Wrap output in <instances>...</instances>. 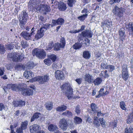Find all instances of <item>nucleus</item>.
Instances as JSON below:
<instances>
[{"label": "nucleus", "mask_w": 133, "mask_h": 133, "mask_svg": "<svg viewBox=\"0 0 133 133\" xmlns=\"http://www.w3.org/2000/svg\"><path fill=\"white\" fill-rule=\"evenodd\" d=\"M90 107L92 111L95 113H97L98 108L96 104L94 103H91Z\"/></svg>", "instance_id": "obj_23"}, {"label": "nucleus", "mask_w": 133, "mask_h": 133, "mask_svg": "<svg viewBox=\"0 0 133 133\" xmlns=\"http://www.w3.org/2000/svg\"><path fill=\"white\" fill-rule=\"evenodd\" d=\"M61 48H63L62 47L61 44H59V43H57L54 44V50L55 51H58Z\"/></svg>", "instance_id": "obj_28"}, {"label": "nucleus", "mask_w": 133, "mask_h": 133, "mask_svg": "<svg viewBox=\"0 0 133 133\" xmlns=\"http://www.w3.org/2000/svg\"><path fill=\"white\" fill-rule=\"evenodd\" d=\"M62 115L64 116H66L69 117H71L72 116V114L71 112L70 111L68 110H67L63 112L62 114Z\"/></svg>", "instance_id": "obj_32"}, {"label": "nucleus", "mask_w": 133, "mask_h": 133, "mask_svg": "<svg viewBox=\"0 0 133 133\" xmlns=\"http://www.w3.org/2000/svg\"><path fill=\"white\" fill-rule=\"evenodd\" d=\"M87 16L88 14H83V15L78 17V19L79 20L82 21L85 19L87 17Z\"/></svg>", "instance_id": "obj_43"}, {"label": "nucleus", "mask_w": 133, "mask_h": 133, "mask_svg": "<svg viewBox=\"0 0 133 133\" xmlns=\"http://www.w3.org/2000/svg\"><path fill=\"white\" fill-rule=\"evenodd\" d=\"M41 114L40 113L36 112L34 114L31 118V122H32L34 121L39 117H41Z\"/></svg>", "instance_id": "obj_25"}, {"label": "nucleus", "mask_w": 133, "mask_h": 133, "mask_svg": "<svg viewBox=\"0 0 133 133\" xmlns=\"http://www.w3.org/2000/svg\"><path fill=\"white\" fill-rule=\"evenodd\" d=\"M82 45V43L77 42L73 45L72 47L76 50L79 49L81 47Z\"/></svg>", "instance_id": "obj_26"}, {"label": "nucleus", "mask_w": 133, "mask_h": 133, "mask_svg": "<svg viewBox=\"0 0 133 133\" xmlns=\"http://www.w3.org/2000/svg\"><path fill=\"white\" fill-rule=\"evenodd\" d=\"M21 44L22 46L24 48H26L28 46V45L26 42H24V41H22L21 42Z\"/></svg>", "instance_id": "obj_52"}, {"label": "nucleus", "mask_w": 133, "mask_h": 133, "mask_svg": "<svg viewBox=\"0 0 133 133\" xmlns=\"http://www.w3.org/2000/svg\"><path fill=\"white\" fill-rule=\"evenodd\" d=\"M83 56L86 59H89L91 56V55L89 51H85L83 52Z\"/></svg>", "instance_id": "obj_24"}, {"label": "nucleus", "mask_w": 133, "mask_h": 133, "mask_svg": "<svg viewBox=\"0 0 133 133\" xmlns=\"http://www.w3.org/2000/svg\"><path fill=\"white\" fill-rule=\"evenodd\" d=\"M17 84V85L16 84H8L7 85V88L8 89H11L12 90L15 91H18L20 84Z\"/></svg>", "instance_id": "obj_12"}, {"label": "nucleus", "mask_w": 133, "mask_h": 133, "mask_svg": "<svg viewBox=\"0 0 133 133\" xmlns=\"http://www.w3.org/2000/svg\"><path fill=\"white\" fill-rule=\"evenodd\" d=\"M29 128L31 133L37 132L41 129L40 126L36 124H34L30 126Z\"/></svg>", "instance_id": "obj_10"}, {"label": "nucleus", "mask_w": 133, "mask_h": 133, "mask_svg": "<svg viewBox=\"0 0 133 133\" xmlns=\"http://www.w3.org/2000/svg\"><path fill=\"white\" fill-rule=\"evenodd\" d=\"M105 120H103L102 122L101 123H100V124H101L103 128H104L105 127L106 124H105Z\"/></svg>", "instance_id": "obj_62"}, {"label": "nucleus", "mask_w": 133, "mask_h": 133, "mask_svg": "<svg viewBox=\"0 0 133 133\" xmlns=\"http://www.w3.org/2000/svg\"><path fill=\"white\" fill-rule=\"evenodd\" d=\"M75 112L77 114L80 113L81 110L80 109V106L78 105L76 107L75 110Z\"/></svg>", "instance_id": "obj_50"}, {"label": "nucleus", "mask_w": 133, "mask_h": 133, "mask_svg": "<svg viewBox=\"0 0 133 133\" xmlns=\"http://www.w3.org/2000/svg\"><path fill=\"white\" fill-rule=\"evenodd\" d=\"M19 21L20 22L19 25L20 28L22 29H25L24 25L26 23V22L25 21L21 20V19H19Z\"/></svg>", "instance_id": "obj_33"}, {"label": "nucleus", "mask_w": 133, "mask_h": 133, "mask_svg": "<svg viewBox=\"0 0 133 133\" xmlns=\"http://www.w3.org/2000/svg\"><path fill=\"white\" fill-rule=\"evenodd\" d=\"M54 46V44L53 41H50L46 44V50H48L49 51H52V49Z\"/></svg>", "instance_id": "obj_22"}, {"label": "nucleus", "mask_w": 133, "mask_h": 133, "mask_svg": "<svg viewBox=\"0 0 133 133\" xmlns=\"http://www.w3.org/2000/svg\"><path fill=\"white\" fill-rule=\"evenodd\" d=\"M44 63L48 66L50 65L52 63L51 61L50 58L45 59L44 61Z\"/></svg>", "instance_id": "obj_42"}, {"label": "nucleus", "mask_w": 133, "mask_h": 133, "mask_svg": "<svg viewBox=\"0 0 133 133\" xmlns=\"http://www.w3.org/2000/svg\"><path fill=\"white\" fill-rule=\"evenodd\" d=\"M49 58L50 59H51L53 62H54L56 61L57 57L55 55L52 54L49 56Z\"/></svg>", "instance_id": "obj_46"}, {"label": "nucleus", "mask_w": 133, "mask_h": 133, "mask_svg": "<svg viewBox=\"0 0 133 133\" xmlns=\"http://www.w3.org/2000/svg\"><path fill=\"white\" fill-rule=\"evenodd\" d=\"M24 130L20 126L16 129V131L17 133H23V130Z\"/></svg>", "instance_id": "obj_47"}, {"label": "nucleus", "mask_w": 133, "mask_h": 133, "mask_svg": "<svg viewBox=\"0 0 133 133\" xmlns=\"http://www.w3.org/2000/svg\"><path fill=\"white\" fill-rule=\"evenodd\" d=\"M93 124L96 127H98L100 125V123L99 121L96 119H94Z\"/></svg>", "instance_id": "obj_36"}, {"label": "nucleus", "mask_w": 133, "mask_h": 133, "mask_svg": "<svg viewBox=\"0 0 133 133\" xmlns=\"http://www.w3.org/2000/svg\"><path fill=\"white\" fill-rule=\"evenodd\" d=\"M32 54L33 56H36L39 58L44 59L46 55V53L43 49L35 48L32 51Z\"/></svg>", "instance_id": "obj_2"}, {"label": "nucleus", "mask_w": 133, "mask_h": 133, "mask_svg": "<svg viewBox=\"0 0 133 133\" xmlns=\"http://www.w3.org/2000/svg\"><path fill=\"white\" fill-rule=\"evenodd\" d=\"M19 101H14L12 102L14 107H17L19 106Z\"/></svg>", "instance_id": "obj_54"}, {"label": "nucleus", "mask_w": 133, "mask_h": 133, "mask_svg": "<svg viewBox=\"0 0 133 133\" xmlns=\"http://www.w3.org/2000/svg\"><path fill=\"white\" fill-rule=\"evenodd\" d=\"M24 75L26 78L29 79L34 76V74L31 71L26 70L24 72Z\"/></svg>", "instance_id": "obj_19"}, {"label": "nucleus", "mask_w": 133, "mask_h": 133, "mask_svg": "<svg viewBox=\"0 0 133 133\" xmlns=\"http://www.w3.org/2000/svg\"><path fill=\"white\" fill-rule=\"evenodd\" d=\"M107 69L109 70V71L110 72H112L115 69V67L112 65H108L107 66Z\"/></svg>", "instance_id": "obj_45"}, {"label": "nucleus", "mask_w": 133, "mask_h": 133, "mask_svg": "<svg viewBox=\"0 0 133 133\" xmlns=\"http://www.w3.org/2000/svg\"><path fill=\"white\" fill-rule=\"evenodd\" d=\"M49 80V76L47 75H44V76H37L35 77L33 79V80L34 82L37 81L41 83L48 82Z\"/></svg>", "instance_id": "obj_6"}, {"label": "nucleus", "mask_w": 133, "mask_h": 133, "mask_svg": "<svg viewBox=\"0 0 133 133\" xmlns=\"http://www.w3.org/2000/svg\"><path fill=\"white\" fill-rule=\"evenodd\" d=\"M28 125V122L27 121H26L21 123L20 127L24 130H25L26 129Z\"/></svg>", "instance_id": "obj_34"}, {"label": "nucleus", "mask_w": 133, "mask_h": 133, "mask_svg": "<svg viewBox=\"0 0 133 133\" xmlns=\"http://www.w3.org/2000/svg\"><path fill=\"white\" fill-rule=\"evenodd\" d=\"M44 9H45L44 11L48 12L49 11L50 8L49 7L47 6H44Z\"/></svg>", "instance_id": "obj_64"}, {"label": "nucleus", "mask_w": 133, "mask_h": 133, "mask_svg": "<svg viewBox=\"0 0 133 133\" xmlns=\"http://www.w3.org/2000/svg\"><path fill=\"white\" fill-rule=\"evenodd\" d=\"M40 4L39 0H30L28 3V6L30 10H32L34 8L37 9L41 5Z\"/></svg>", "instance_id": "obj_5"}, {"label": "nucleus", "mask_w": 133, "mask_h": 133, "mask_svg": "<svg viewBox=\"0 0 133 133\" xmlns=\"http://www.w3.org/2000/svg\"><path fill=\"white\" fill-rule=\"evenodd\" d=\"M82 80L83 78H79L76 79L75 81L77 83H81L82 82Z\"/></svg>", "instance_id": "obj_61"}, {"label": "nucleus", "mask_w": 133, "mask_h": 133, "mask_svg": "<svg viewBox=\"0 0 133 133\" xmlns=\"http://www.w3.org/2000/svg\"><path fill=\"white\" fill-rule=\"evenodd\" d=\"M59 126L63 131L66 130L68 128V123L65 119L63 118L59 121Z\"/></svg>", "instance_id": "obj_8"}, {"label": "nucleus", "mask_w": 133, "mask_h": 133, "mask_svg": "<svg viewBox=\"0 0 133 133\" xmlns=\"http://www.w3.org/2000/svg\"><path fill=\"white\" fill-rule=\"evenodd\" d=\"M23 68V66L22 65H21L19 64H17L15 66V68L16 69H20Z\"/></svg>", "instance_id": "obj_59"}, {"label": "nucleus", "mask_w": 133, "mask_h": 133, "mask_svg": "<svg viewBox=\"0 0 133 133\" xmlns=\"http://www.w3.org/2000/svg\"><path fill=\"white\" fill-rule=\"evenodd\" d=\"M45 108L47 110H50L53 108L52 103L50 102H48L45 104Z\"/></svg>", "instance_id": "obj_30"}, {"label": "nucleus", "mask_w": 133, "mask_h": 133, "mask_svg": "<svg viewBox=\"0 0 133 133\" xmlns=\"http://www.w3.org/2000/svg\"><path fill=\"white\" fill-rule=\"evenodd\" d=\"M52 23L54 25L56 24L62 25L64 23V20L62 18H59L57 20H52Z\"/></svg>", "instance_id": "obj_18"}, {"label": "nucleus", "mask_w": 133, "mask_h": 133, "mask_svg": "<svg viewBox=\"0 0 133 133\" xmlns=\"http://www.w3.org/2000/svg\"><path fill=\"white\" fill-rule=\"evenodd\" d=\"M34 86H30L31 88H26L21 85H20L19 91H22V94L25 96H30L32 95L33 93V90L35 89Z\"/></svg>", "instance_id": "obj_3"}, {"label": "nucleus", "mask_w": 133, "mask_h": 133, "mask_svg": "<svg viewBox=\"0 0 133 133\" xmlns=\"http://www.w3.org/2000/svg\"><path fill=\"white\" fill-rule=\"evenodd\" d=\"M48 129L50 131L52 132H55L58 129L57 126L54 124H50L49 125Z\"/></svg>", "instance_id": "obj_21"}, {"label": "nucleus", "mask_w": 133, "mask_h": 133, "mask_svg": "<svg viewBox=\"0 0 133 133\" xmlns=\"http://www.w3.org/2000/svg\"><path fill=\"white\" fill-rule=\"evenodd\" d=\"M82 122V119L79 117L76 116L74 118V122L76 124H79Z\"/></svg>", "instance_id": "obj_29"}, {"label": "nucleus", "mask_w": 133, "mask_h": 133, "mask_svg": "<svg viewBox=\"0 0 133 133\" xmlns=\"http://www.w3.org/2000/svg\"><path fill=\"white\" fill-rule=\"evenodd\" d=\"M121 0H110L109 2V3L112 5L114 3H119L121 1Z\"/></svg>", "instance_id": "obj_51"}, {"label": "nucleus", "mask_w": 133, "mask_h": 133, "mask_svg": "<svg viewBox=\"0 0 133 133\" xmlns=\"http://www.w3.org/2000/svg\"><path fill=\"white\" fill-rule=\"evenodd\" d=\"M86 121L87 122H88L89 123H91L92 122V120L90 117L88 116L86 119Z\"/></svg>", "instance_id": "obj_57"}, {"label": "nucleus", "mask_w": 133, "mask_h": 133, "mask_svg": "<svg viewBox=\"0 0 133 133\" xmlns=\"http://www.w3.org/2000/svg\"><path fill=\"white\" fill-rule=\"evenodd\" d=\"M104 89L103 88H102L100 89L99 91V94L97 95L96 96V98H99L102 96L104 95V92L103 91Z\"/></svg>", "instance_id": "obj_37"}, {"label": "nucleus", "mask_w": 133, "mask_h": 133, "mask_svg": "<svg viewBox=\"0 0 133 133\" xmlns=\"http://www.w3.org/2000/svg\"><path fill=\"white\" fill-rule=\"evenodd\" d=\"M128 117L127 121V123L130 124L131 123L132 121V119L133 118H131L130 116H128Z\"/></svg>", "instance_id": "obj_55"}, {"label": "nucleus", "mask_w": 133, "mask_h": 133, "mask_svg": "<svg viewBox=\"0 0 133 133\" xmlns=\"http://www.w3.org/2000/svg\"><path fill=\"white\" fill-rule=\"evenodd\" d=\"M112 22L111 21L106 20L101 23V26H106L110 28L112 26Z\"/></svg>", "instance_id": "obj_16"}, {"label": "nucleus", "mask_w": 133, "mask_h": 133, "mask_svg": "<svg viewBox=\"0 0 133 133\" xmlns=\"http://www.w3.org/2000/svg\"><path fill=\"white\" fill-rule=\"evenodd\" d=\"M124 133H133V128L130 127L129 128H126Z\"/></svg>", "instance_id": "obj_40"}, {"label": "nucleus", "mask_w": 133, "mask_h": 133, "mask_svg": "<svg viewBox=\"0 0 133 133\" xmlns=\"http://www.w3.org/2000/svg\"><path fill=\"white\" fill-rule=\"evenodd\" d=\"M55 75L56 78L59 80H63L65 78L63 72L62 71H60L59 70H57L56 71Z\"/></svg>", "instance_id": "obj_11"}, {"label": "nucleus", "mask_w": 133, "mask_h": 133, "mask_svg": "<svg viewBox=\"0 0 133 133\" xmlns=\"http://www.w3.org/2000/svg\"><path fill=\"white\" fill-rule=\"evenodd\" d=\"M107 63H102L101 64L102 69L103 68L104 69H107Z\"/></svg>", "instance_id": "obj_53"}, {"label": "nucleus", "mask_w": 133, "mask_h": 133, "mask_svg": "<svg viewBox=\"0 0 133 133\" xmlns=\"http://www.w3.org/2000/svg\"><path fill=\"white\" fill-rule=\"evenodd\" d=\"M112 12L116 17L119 18L122 17L124 12V8L119 7L117 5H115L112 10Z\"/></svg>", "instance_id": "obj_4"}, {"label": "nucleus", "mask_w": 133, "mask_h": 133, "mask_svg": "<svg viewBox=\"0 0 133 133\" xmlns=\"http://www.w3.org/2000/svg\"><path fill=\"white\" fill-rule=\"evenodd\" d=\"M42 29V28H40L39 30H38L37 34L35 36L36 40H38L44 36L45 31Z\"/></svg>", "instance_id": "obj_13"}, {"label": "nucleus", "mask_w": 133, "mask_h": 133, "mask_svg": "<svg viewBox=\"0 0 133 133\" xmlns=\"http://www.w3.org/2000/svg\"><path fill=\"white\" fill-rule=\"evenodd\" d=\"M6 109L5 106L2 103H0V111H2L3 109L5 110Z\"/></svg>", "instance_id": "obj_56"}, {"label": "nucleus", "mask_w": 133, "mask_h": 133, "mask_svg": "<svg viewBox=\"0 0 133 133\" xmlns=\"http://www.w3.org/2000/svg\"><path fill=\"white\" fill-rule=\"evenodd\" d=\"M125 32L124 29H121L119 30V34L121 38H123L124 37Z\"/></svg>", "instance_id": "obj_41"}, {"label": "nucleus", "mask_w": 133, "mask_h": 133, "mask_svg": "<svg viewBox=\"0 0 133 133\" xmlns=\"http://www.w3.org/2000/svg\"><path fill=\"white\" fill-rule=\"evenodd\" d=\"M84 79L85 81L89 83H91L93 81V78L92 75L89 74H85L84 76Z\"/></svg>", "instance_id": "obj_15"}, {"label": "nucleus", "mask_w": 133, "mask_h": 133, "mask_svg": "<svg viewBox=\"0 0 133 133\" xmlns=\"http://www.w3.org/2000/svg\"><path fill=\"white\" fill-rule=\"evenodd\" d=\"M28 17V14L26 11L23 10L21 13V15L19 17V19H21V20L27 21V19Z\"/></svg>", "instance_id": "obj_14"}, {"label": "nucleus", "mask_w": 133, "mask_h": 133, "mask_svg": "<svg viewBox=\"0 0 133 133\" xmlns=\"http://www.w3.org/2000/svg\"><path fill=\"white\" fill-rule=\"evenodd\" d=\"M54 3L58 5V9L61 11H64L66 8V4L63 2H60V3L58 2H54Z\"/></svg>", "instance_id": "obj_20"}, {"label": "nucleus", "mask_w": 133, "mask_h": 133, "mask_svg": "<svg viewBox=\"0 0 133 133\" xmlns=\"http://www.w3.org/2000/svg\"><path fill=\"white\" fill-rule=\"evenodd\" d=\"M35 29H36L35 28H33L31 30V32L30 33L31 36V35L35 34V32H34V31H35Z\"/></svg>", "instance_id": "obj_60"}, {"label": "nucleus", "mask_w": 133, "mask_h": 133, "mask_svg": "<svg viewBox=\"0 0 133 133\" xmlns=\"http://www.w3.org/2000/svg\"><path fill=\"white\" fill-rule=\"evenodd\" d=\"M59 44H61L62 47L64 48L65 45V38L63 37H62L60 39Z\"/></svg>", "instance_id": "obj_35"}, {"label": "nucleus", "mask_w": 133, "mask_h": 133, "mask_svg": "<svg viewBox=\"0 0 133 133\" xmlns=\"http://www.w3.org/2000/svg\"><path fill=\"white\" fill-rule=\"evenodd\" d=\"M30 35V33L25 31L22 32L20 34L21 36L23 37L24 39L27 40L30 39L31 36Z\"/></svg>", "instance_id": "obj_17"}, {"label": "nucleus", "mask_w": 133, "mask_h": 133, "mask_svg": "<svg viewBox=\"0 0 133 133\" xmlns=\"http://www.w3.org/2000/svg\"><path fill=\"white\" fill-rule=\"evenodd\" d=\"M19 101V106L22 107L25 105V102L24 101L20 100Z\"/></svg>", "instance_id": "obj_58"}, {"label": "nucleus", "mask_w": 133, "mask_h": 133, "mask_svg": "<svg viewBox=\"0 0 133 133\" xmlns=\"http://www.w3.org/2000/svg\"><path fill=\"white\" fill-rule=\"evenodd\" d=\"M81 34L84 37L89 38L92 37L93 33L91 30L88 29L82 32Z\"/></svg>", "instance_id": "obj_9"}, {"label": "nucleus", "mask_w": 133, "mask_h": 133, "mask_svg": "<svg viewBox=\"0 0 133 133\" xmlns=\"http://www.w3.org/2000/svg\"><path fill=\"white\" fill-rule=\"evenodd\" d=\"M6 51L4 46H1L0 44V53L3 54Z\"/></svg>", "instance_id": "obj_49"}, {"label": "nucleus", "mask_w": 133, "mask_h": 133, "mask_svg": "<svg viewBox=\"0 0 133 133\" xmlns=\"http://www.w3.org/2000/svg\"><path fill=\"white\" fill-rule=\"evenodd\" d=\"M70 84H63L61 86V88L63 92H65V95L68 97V99H71V96L73 94V89Z\"/></svg>", "instance_id": "obj_1"}, {"label": "nucleus", "mask_w": 133, "mask_h": 133, "mask_svg": "<svg viewBox=\"0 0 133 133\" xmlns=\"http://www.w3.org/2000/svg\"><path fill=\"white\" fill-rule=\"evenodd\" d=\"M127 28L130 32L133 33V23L131 22L129 23L126 25Z\"/></svg>", "instance_id": "obj_27"}, {"label": "nucleus", "mask_w": 133, "mask_h": 133, "mask_svg": "<svg viewBox=\"0 0 133 133\" xmlns=\"http://www.w3.org/2000/svg\"><path fill=\"white\" fill-rule=\"evenodd\" d=\"M10 128L11 130V131L10 133H16L14 130V128L13 125H11L10 126Z\"/></svg>", "instance_id": "obj_63"}, {"label": "nucleus", "mask_w": 133, "mask_h": 133, "mask_svg": "<svg viewBox=\"0 0 133 133\" xmlns=\"http://www.w3.org/2000/svg\"><path fill=\"white\" fill-rule=\"evenodd\" d=\"M66 106L63 105H61V106H59L57 107L56 109V110L57 111L59 112L63 111L66 109Z\"/></svg>", "instance_id": "obj_31"}, {"label": "nucleus", "mask_w": 133, "mask_h": 133, "mask_svg": "<svg viewBox=\"0 0 133 133\" xmlns=\"http://www.w3.org/2000/svg\"><path fill=\"white\" fill-rule=\"evenodd\" d=\"M120 106L122 110H127V108L125 107L126 105L125 103L123 101H122L120 102Z\"/></svg>", "instance_id": "obj_38"}, {"label": "nucleus", "mask_w": 133, "mask_h": 133, "mask_svg": "<svg viewBox=\"0 0 133 133\" xmlns=\"http://www.w3.org/2000/svg\"><path fill=\"white\" fill-rule=\"evenodd\" d=\"M102 81L101 78L98 77L93 81H94V83H101L102 82Z\"/></svg>", "instance_id": "obj_48"}, {"label": "nucleus", "mask_w": 133, "mask_h": 133, "mask_svg": "<svg viewBox=\"0 0 133 133\" xmlns=\"http://www.w3.org/2000/svg\"><path fill=\"white\" fill-rule=\"evenodd\" d=\"M75 2V0H68V5L71 7Z\"/></svg>", "instance_id": "obj_44"}, {"label": "nucleus", "mask_w": 133, "mask_h": 133, "mask_svg": "<svg viewBox=\"0 0 133 133\" xmlns=\"http://www.w3.org/2000/svg\"><path fill=\"white\" fill-rule=\"evenodd\" d=\"M122 75L123 78L125 80H126L128 78V71L127 66L126 65H124L122 67Z\"/></svg>", "instance_id": "obj_7"}, {"label": "nucleus", "mask_w": 133, "mask_h": 133, "mask_svg": "<svg viewBox=\"0 0 133 133\" xmlns=\"http://www.w3.org/2000/svg\"><path fill=\"white\" fill-rule=\"evenodd\" d=\"M50 25V24L47 23L45 24H43L41 28H42V30H44V31H45L47 30V29L49 28Z\"/></svg>", "instance_id": "obj_39"}]
</instances>
